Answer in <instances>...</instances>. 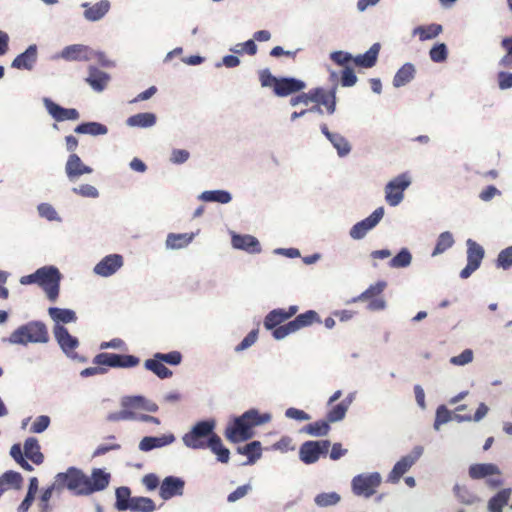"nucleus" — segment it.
<instances>
[{
	"mask_svg": "<svg viewBox=\"0 0 512 512\" xmlns=\"http://www.w3.org/2000/svg\"><path fill=\"white\" fill-rule=\"evenodd\" d=\"M50 340L46 324L39 320L29 321L16 328L8 337L12 345L47 344Z\"/></svg>",
	"mask_w": 512,
	"mask_h": 512,
	"instance_id": "nucleus-1",
	"label": "nucleus"
},
{
	"mask_svg": "<svg viewBox=\"0 0 512 512\" xmlns=\"http://www.w3.org/2000/svg\"><path fill=\"white\" fill-rule=\"evenodd\" d=\"M215 428L216 420L214 418L200 420L182 436V442L187 448L193 450L205 449L208 446V441L217 435Z\"/></svg>",
	"mask_w": 512,
	"mask_h": 512,
	"instance_id": "nucleus-2",
	"label": "nucleus"
},
{
	"mask_svg": "<svg viewBox=\"0 0 512 512\" xmlns=\"http://www.w3.org/2000/svg\"><path fill=\"white\" fill-rule=\"evenodd\" d=\"M54 481L55 487H58V494L67 489L75 496H85V493L81 492L85 490L86 474L77 467L71 466L65 472L57 473Z\"/></svg>",
	"mask_w": 512,
	"mask_h": 512,
	"instance_id": "nucleus-3",
	"label": "nucleus"
},
{
	"mask_svg": "<svg viewBox=\"0 0 512 512\" xmlns=\"http://www.w3.org/2000/svg\"><path fill=\"white\" fill-rule=\"evenodd\" d=\"M38 285L45 291L50 301H56L59 296L62 274L53 265H46L36 270Z\"/></svg>",
	"mask_w": 512,
	"mask_h": 512,
	"instance_id": "nucleus-4",
	"label": "nucleus"
},
{
	"mask_svg": "<svg viewBox=\"0 0 512 512\" xmlns=\"http://www.w3.org/2000/svg\"><path fill=\"white\" fill-rule=\"evenodd\" d=\"M382 483L379 472L360 473L351 480V491L357 497L370 498Z\"/></svg>",
	"mask_w": 512,
	"mask_h": 512,
	"instance_id": "nucleus-5",
	"label": "nucleus"
},
{
	"mask_svg": "<svg viewBox=\"0 0 512 512\" xmlns=\"http://www.w3.org/2000/svg\"><path fill=\"white\" fill-rule=\"evenodd\" d=\"M53 334L61 351L67 358L79 363H86L88 361L87 357L75 351L79 346V340L77 337L72 336L66 327L63 325H55Z\"/></svg>",
	"mask_w": 512,
	"mask_h": 512,
	"instance_id": "nucleus-6",
	"label": "nucleus"
},
{
	"mask_svg": "<svg viewBox=\"0 0 512 512\" xmlns=\"http://www.w3.org/2000/svg\"><path fill=\"white\" fill-rule=\"evenodd\" d=\"M424 452V448L420 445L414 446L412 451L401 457L393 466L386 481L391 484H396L400 481L402 476L407 473L411 467L419 460Z\"/></svg>",
	"mask_w": 512,
	"mask_h": 512,
	"instance_id": "nucleus-7",
	"label": "nucleus"
},
{
	"mask_svg": "<svg viewBox=\"0 0 512 512\" xmlns=\"http://www.w3.org/2000/svg\"><path fill=\"white\" fill-rule=\"evenodd\" d=\"M411 185V177L402 173L390 180L384 188L385 200L392 206H398L404 199V191Z\"/></svg>",
	"mask_w": 512,
	"mask_h": 512,
	"instance_id": "nucleus-8",
	"label": "nucleus"
},
{
	"mask_svg": "<svg viewBox=\"0 0 512 512\" xmlns=\"http://www.w3.org/2000/svg\"><path fill=\"white\" fill-rule=\"evenodd\" d=\"M224 435L231 443L244 442L251 439L254 432L246 419L240 416L234 417L226 426Z\"/></svg>",
	"mask_w": 512,
	"mask_h": 512,
	"instance_id": "nucleus-9",
	"label": "nucleus"
},
{
	"mask_svg": "<svg viewBox=\"0 0 512 512\" xmlns=\"http://www.w3.org/2000/svg\"><path fill=\"white\" fill-rule=\"evenodd\" d=\"M385 209L383 206L376 208L368 217L355 223L349 230V236L353 240H362L383 219Z\"/></svg>",
	"mask_w": 512,
	"mask_h": 512,
	"instance_id": "nucleus-10",
	"label": "nucleus"
},
{
	"mask_svg": "<svg viewBox=\"0 0 512 512\" xmlns=\"http://www.w3.org/2000/svg\"><path fill=\"white\" fill-rule=\"evenodd\" d=\"M330 445L329 440L306 441L299 448V459L304 464H314L321 455H325L328 452Z\"/></svg>",
	"mask_w": 512,
	"mask_h": 512,
	"instance_id": "nucleus-11",
	"label": "nucleus"
},
{
	"mask_svg": "<svg viewBox=\"0 0 512 512\" xmlns=\"http://www.w3.org/2000/svg\"><path fill=\"white\" fill-rule=\"evenodd\" d=\"M110 480L111 474L109 472L102 468H93L91 475H86L85 490L81 493L89 496L95 492L103 491L109 486Z\"/></svg>",
	"mask_w": 512,
	"mask_h": 512,
	"instance_id": "nucleus-12",
	"label": "nucleus"
},
{
	"mask_svg": "<svg viewBox=\"0 0 512 512\" xmlns=\"http://www.w3.org/2000/svg\"><path fill=\"white\" fill-rule=\"evenodd\" d=\"M124 265V258L120 254H109L103 257L93 268V273L100 277H110L117 273Z\"/></svg>",
	"mask_w": 512,
	"mask_h": 512,
	"instance_id": "nucleus-13",
	"label": "nucleus"
},
{
	"mask_svg": "<svg viewBox=\"0 0 512 512\" xmlns=\"http://www.w3.org/2000/svg\"><path fill=\"white\" fill-rule=\"evenodd\" d=\"M94 50L83 44H72L64 47L61 52L54 56V59L65 61H89L93 59Z\"/></svg>",
	"mask_w": 512,
	"mask_h": 512,
	"instance_id": "nucleus-14",
	"label": "nucleus"
},
{
	"mask_svg": "<svg viewBox=\"0 0 512 512\" xmlns=\"http://www.w3.org/2000/svg\"><path fill=\"white\" fill-rule=\"evenodd\" d=\"M42 101L48 114L56 122L76 121L80 118V114L75 108H64L47 97H44Z\"/></svg>",
	"mask_w": 512,
	"mask_h": 512,
	"instance_id": "nucleus-15",
	"label": "nucleus"
},
{
	"mask_svg": "<svg viewBox=\"0 0 512 512\" xmlns=\"http://www.w3.org/2000/svg\"><path fill=\"white\" fill-rule=\"evenodd\" d=\"M231 245L236 250H242L248 254H259L262 251L259 240L250 234H238L230 232Z\"/></svg>",
	"mask_w": 512,
	"mask_h": 512,
	"instance_id": "nucleus-16",
	"label": "nucleus"
},
{
	"mask_svg": "<svg viewBox=\"0 0 512 512\" xmlns=\"http://www.w3.org/2000/svg\"><path fill=\"white\" fill-rule=\"evenodd\" d=\"M185 481L181 477H165L159 488V496L167 501L176 496H182L184 493Z\"/></svg>",
	"mask_w": 512,
	"mask_h": 512,
	"instance_id": "nucleus-17",
	"label": "nucleus"
},
{
	"mask_svg": "<svg viewBox=\"0 0 512 512\" xmlns=\"http://www.w3.org/2000/svg\"><path fill=\"white\" fill-rule=\"evenodd\" d=\"M93 169L90 166L85 165L81 158L72 153L68 156L65 164V173L69 181L74 182L84 174H91Z\"/></svg>",
	"mask_w": 512,
	"mask_h": 512,
	"instance_id": "nucleus-18",
	"label": "nucleus"
},
{
	"mask_svg": "<svg viewBox=\"0 0 512 512\" xmlns=\"http://www.w3.org/2000/svg\"><path fill=\"white\" fill-rule=\"evenodd\" d=\"M38 59V47L36 44L29 45L26 50L17 55L12 63L11 67L18 70L31 71Z\"/></svg>",
	"mask_w": 512,
	"mask_h": 512,
	"instance_id": "nucleus-19",
	"label": "nucleus"
},
{
	"mask_svg": "<svg viewBox=\"0 0 512 512\" xmlns=\"http://www.w3.org/2000/svg\"><path fill=\"white\" fill-rule=\"evenodd\" d=\"M306 88V83L294 77H280L275 87V95L278 97H286L297 93Z\"/></svg>",
	"mask_w": 512,
	"mask_h": 512,
	"instance_id": "nucleus-20",
	"label": "nucleus"
},
{
	"mask_svg": "<svg viewBox=\"0 0 512 512\" xmlns=\"http://www.w3.org/2000/svg\"><path fill=\"white\" fill-rule=\"evenodd\" d=\"M175 440L176 438L173 433L163 434L161 436H145L140 440L138 448L142 452H149L153 449L171 445Z\"/></svg>",
	"mask_w": 512,
	"mask_h": 512,
	"instance_id": "nucleus-21",
	"label": "nucleus"
},
{
	"mask_svg": "<svg viewBox=\"0 0 512 512\" xmlns=\"http://www.w3.org/2000/svg\"><path fill=\"white\" fill-rule=\"evenodd\" d=\"M89 75L86 78L87 83L97 92H102L110 81V75L99 70L95 66H90Z\"/></svg>",
	"mask_w": 512,
	"mask_h": 512,
	"instance_id": "nucleus-22",
	"label": "nucleus"
},
{
	"mask_svg": "<svg viewBox=\"0 0 512 512\" xmlns=\"http://www.w3.org/2000/svg\"><path fill=\"white\" fill-rule=\"evenodd\" d=\"M468 474L470 478L478 480L484 479L492 475H500L501 471L496 464L493 463H477L469 467Z\"/></svg>",
	"mask_w": 512,
	"mask_h": 512,
	"instance_id": "nucleus-23",
	"label": "nucleus"
},
{
	"mask_svg": "<svg viewBox=\"0 0 512 512\" xmlns=\"http://www.w3.org/2000/svg\"><path fill=\"white\" fill-rule=\"evenodd\" d=\"M380 48L379 43H374L364 54L353 57V62L358 67L372 68L377 62Z\"/></svg>",
	"mask_w": 512,
	"mask_h": 512,
	"instance_id": "nucleus-24",
	"label": "nucleus"
},
{
	"mask_svg": "<svg viewBox=\"0 0 512 512\" xmlns=\"http://www.w3.org/2000/svg\"><path fill=\"white\" fill-rule=\"evenodd\" d=\"M157 117L152 112H142L127 118L126 125L136 128H150L156 124Z\"/></svg>",
	"mask_w": 512,
	"mask_h": 512,
	"instance_id": "nucleus-25",
	"label": "nucleus"
},
{
	"mask_svg": "<svg viewBox=\"0 0 512 512\" xmlns=\"http://www.w3.org/2000/svg\"><path fill=\"white\" fill-rule=\"evenodd\" d=\"M416 74L415 65L407 62L401 68L398 69L393 78V86L400 88L411 82Z\"/></svg>",
	"mask_w": 512,
	"mask_h": 512,
	"instance_id": "nucleus-26",
	"label": "nucleus"
},
{
	"mask_svg": "<svg viewBox=\"0 0 512 512\" xmlns=\"http://www.w3.org/2000/svg\"><path fill=\"white\" fill-rule=\"evenodd\" d=\"M194 233H169L166 238V248L178 250L187 247L194 239Z\"/></svg>",
	"mask_w": 512,
	"mask_h": 512,
	"instance_id": "nucleus-27",
	"label": "nucleus"
},
{
	"mask_svg": "<svg viewBox=\"0 0 512 512\" xmlns=\"http://www.w3.org/2000/svg\"><path fill=\"white\" fill-rule=\"evenodd\" d=\"M512 490L504 488L492 496L487 504L488 512H503V508L508 504Z\"/></svg>",
	"mask_w": 512,
	"mask_h": 512,
	"instance_id": "nucleus-28",
	"label": "nucleus"
},
{
	"mask_svg": "<svg viewBox=\"0 0 512 512\" xmlns=\"http://www.w3.org/2000/svg\"><path fill=\"white\" fill-rule=\"evenodd\" d=\"M24 455L34 464L40 465L44 461V456L40 452V445L36 438L29 437L24 442Z\"/></svg>",
	"mask_w": 512,
	"mask_h": 512,
	"instance_id": "nucleus-29",
	"label": "nucleus"
},
{
	"mask_svg": "<svg viewBox=\"0 0 512 512\" xmlns=\"http://www.w3.org/2000/svg\"><path fill=\"white\" fill-rule=\"evenodd\" d=\"M237 453L247 456L245 465H252L262 456V446L260 441H252L245 446L238 447Z\"/></svg>",
	"mask_w": 512,
	"mask_h": 512,
	"instance_id": "nucleus-30",
	"label": "nucleus"
},
{
	"mask_svg": "<svg viewBox=\"0 0 512 512\" xmlns=\"http://www.w3.org/2000/svg\"><path fill=\"white\" fill-rule=\"evenodd\" d=\"M109 9L110 2L108 0H101L91 7H88V9L84 11L83 16L87 21L96 22L101 20L108 13Z\"/></svg>",
	"mask_w": 512,
	"mask_h": 512,
	"instance_id": "nucleus-31",
	"label": "nucleus"
},
{
	"mask_svg": "<svg viewBox=\"0 0 512 512\" xmlns=\"http://www.w3.org/2000/svg\"><path fill=\"white\" fill-rule=\"evenodd\" d=\"M48 314L55 322V325H61V323H73L77 320L76 313L67 308L50 307L48 309Z\"/></svg>",
	"mask_w": 512,
	"mask_h": 512,
	"instance_id": "nucleus-32",
	"label": "nucleus"
},
{
	"mask_svg": "<svg viewBox=\"0 0 512 512\" xmlns=\"http://www.w3.org/2000/svg\"><path fill=\"white\" fill-rule=\"evenodd\" d=\"M291 323L297 332L302 328L311 326L313 323H321V318L315 310H307L306 312L297 315Z\"/></svg>",
	"mask_w": 512,
	"mask_h": 512,
	"instance_id": "nucleus-33",
	"label": "nucleus"
},
{
	"mask_svg": "<svg viewBox=\"0 0 512 512\" xmlns=\"http://www.w3.org/2000/svg\"><path fill=\"white\" fill-rule=\"evenodd\" d=\"M443 31V27L440 24L432 23L425 26H417L413 29L412 34L418 35L420 41H427L436 38Z\"/></svg>",
	"mask_w": 512,
	"mask_h": 512,
	"instance_id": "nucleus-34",
	"label": "nucleus"
},
{
	"mask_svg": "<svg viewBox=\"0 0 512 512\" xmlns=\"http://www.w3.org/2000/svg\"><path fill=\"white\" fill-rule=\"evenodd\" d=\"M242 418L246 419L247 423L253 429L254 427L269 423L272 419L270 413H260L258 409L251 408L242 414Z\"/></svg>",
	"mask_w": 512,
	"mask_h": 512,
	"instance_id": "nucleus-35",
	"label": "nucleus"
},
{
	"mask_svg": "<svg viewBox=\"0 0 512 512\" xmlns=\"http://www.w3.org/2000/svg\"><path fill=\"white\" fill-rule=\"evenodd\" d=\"M467 245V262L473 266L480 267L481 262L484 258V248L472 239L466 241Z\"/></svg>",
	"mask_w": 512,
	"mask_h": 512,
	"instance_id": "nucleus-36",
	"label": "nucleus"
},
{
	"mask_svg": "<svg viewBox=\"0 0 512 512\" xmlns=\"http://www.w3.org/2000/svg\"><path fill=\"white\" fill-rule=\"evenodd\" d=\"M198 199L204 202L228 204L232 200V195L227 190H207L202 192Z\"/></svg>",
	"mask_w": 512,
	"mask_h": 512,
	"instance_id": "nucleus-37",
	"label": "nucleus"
},
{
	"mask_svg": "<svg viewBox=\"0 0 512 512\" xmlns=\"http://www.w3.org/2000/svg\"><path fill=\"white\" fill-rule=\"evenodd\" d=\"M212 453L217 456V460L221 463H228L230 459V451L226 448L219 435H214L211 441H208V446Z\"/></svg>",
	"mask_w": 512,
	"mask_h": 512,
	"instance_id": "nucleus-38",
	"label": "nucleus"
},
{
	"mask_svg": "<svg viewBox=\"0 0 512 512\" xmlns=\"http://www.w3.org/2000/svg\"><path fill=\"white\" fill-rule=\"evenodd\" d=\"M144 368L153 372L160 379L170 378L173 374L172 371L163 364V362L154 356L144 361Z\"/></svg>",
	"mask_w": 512,
	"mask_h": 512,
	"instance_id": "nucleus-39",
	"label": "nucleus"
},
{
	"mask_svg": "<svg viewBox=\"0 0 512 512\" xmlns=\"http://www.w3.org/2000/svg\"><path fill=\"white\" fill-rule=\"evenodd\" d=\"M77 134H88L92 136L106 135L108 128L99 122H84L77 125L74 129Z\"/></svg>",
	"mask_w": 512,
	"mask_h": 512,
	"instance_id": "nucleus-40",
	"label": "nucleus"
},
{
	"mask_svg": "<svg viewBox=\"0 0 512 512\" xmlns=\"http://www.w3.org/2000/svg\"><path fill=\"white\" fill-rule=\"evenodd\" d=\"M455 243L453 234L450 231H445L439 234L436 245L432 251L431 256L436 257L438 255L443 254L449 248H451Z\"/></svg>",
	"mask_w": 512,
	"mask_h": 512,
	"instance_id": "nucleus-41",
	"label": "nucleus"
},
{
	"mask_svg": "<svg viewBox=\"0 0 512 512\" xmlns=\"http://www.w3.org/2000/svg\"><path fill=\"white\" fill-rule=\"evenodd\" d=\"M115 508L119 511H127L132 503L131 490L129 487L121 486L115 491Z\"/></svg>",
	"mask_w": 512,
	"mask_h": 512,
	"instance_id": "nucleus-42",
	"label": "nucleus"
},
{
	"mask_svg": "<svg viewBox=\"0 0 512 512\" xmlns=\"http://www.w3.org/2000/svg\"><path fill=\"white\" fill-rule=\"evenodd\" d=\"M412 254L406 247L401 248L399 252L389 261V267L393 269L407 268L412 263Z\"/></svg>",
	"mask_w": 512,
	"mask_h": 512,
	"instance_id": "nucleus-43",
	"label": "nucleus"
},
{
	"mask_svg": "<svg viewBox=\"0 0 512 512\" xmlns=\"http://www.w3.org/2000/svg\"><path fill=\"white\" fill-rule=\"evenodd\" d=\"M341 495L337 492H322L314 497V503L320 508L336 506L341 501Z\"/></svg>",
	"mask_w": 512,
	"mask_h": 512,
	"instance_id": "nucleus-44",
	"label": "nucleus"
},
{
	"mask_svg": "<svg viewBox=\"0 0 512 512\" xmlns=\"http://www.w3.org/2000/svg\"><path fill=\"white\" fill-rule=\"evenodd\" d=\"M128 510L132 512H154L156 510V504L149 497H133L132 503Z\"/></svg>",
	"mask_w": 512,
	"mask_h": 512,
	"instance_id": "nucleus-45",
	"label": "nucleus"
},
{
	"mask_svg": "<svg viewBox=\"0 0 512 512\" xmlns=\"http://www.w3.org/2000/svg\"><path fill=\"white\" fill-rule=\"evenodd\" d=\"M119 360H121V354L102 352L93 358L92 363L101 367L119 368Z\"/></svg>",
	"mask_w": 512,
	"mask_h": 512,
	"instance_id": "nucleus-46",
	"label": "nucleus"
},
{
	"mask_svg": "<svg viewBox=\"0 0 512 512\" xmlns=\"http://www.w3.org/2000/svg\"><path fill=\"white\" fill-rule=\"evenodd\" d=\"M301 431L313 437L326 436L330 431V425L327 420H319L304 426Z\"/></svg>",
	"mask_w": 512,
	"mask_h": 512,
	"instance_id": "nucleus-47",
	"label": "nucleus"
},
{
	"mask_svg": "<svg viewBox=\"0 0 512 512\" xmlns=\"http://www.w3.org/2000/svg\"><path fill=\"white\" fill-rule=\"evenodd\" d=\"M336 91L337 85H334L329 91L322 89L317 103L326 107L327 112L331 115L336 109Z\"/></svg>",
	"mask_w": 512,
	"mask_h": 512,
	"instance_id": "nucleus-48",
	"label": "nucleus"
},
{
	"mask_svg": "<svg viewBox=\"0 0 512 512\" xmlns=\"http://www.w3.org/2000/svg\"><path fill=\"white\" fill-rule=\"evenodd\" d=\"M1 485L9 488L20 489L23 483V477L19 472L9 470L0 476Z\"/></svg>",
	"mask_w": 512,
	"mask_h": 512,
	"instance_id": "nucleus-49",
	"label": "nucleus"
},
{
	"mask_svg": "<svg viewBox=\"0 0 512 512\" xmlns=\"http://www.w3.org/2000/svg\"><path fill=\"white\" fill-rule=\"evenodd\" d=\"M286 321L285 315H284V309L277 308L271 310L264 318L263 325L265 329L272 330L276 328L277 326H280L281 323Z\"/></svg>",
	"mask_w": 512,
	"mask_h": 512,
	"instance_id": "nucleus-50",
	"label": "nucleus"
},
{
	"mask_svg": "<svg viewBox=\"0 0 512 512\" xmlns=\"http://www.w3.org/2000/svg\"><path fill=\"white\" fill-rule=\"evenodd\" d=\"M387 283L385 281H378L373 285H370L365 291H363L358 297L354 298L356 301H365L367 299L375 298L380 295L386 288Z\"/></svg>",
	"mask_w": 512,
	"mask_h": 512,
	"instance_id": "nucleus-51",
	"label": "nucleus"
},
{
	"mask_svg": "<svg viewBox=\"0 0 512 512\" xmlns=\"http://www.w3.org/2000/svg\"><path fill=\"white\" fill-rule=\"evenodd\" d=\"M330 143L337 150V154L339 157L347 156L351 151V145L347 141V139L339 133H336L332 136Z\"/></svg>",
	"mask_w": 512,
	"mask_h": 512,
	"instance_id": "nucleus-52",
	"label": "nucleus"
},
{
	"mask_svg": "<svg viewBox=\"0 0 512 512\" xmlns=\"http://www.w3.org/2000/svg\"><path fill=\"white\" fill-rule=\"evenodd\" d=\"M455 496L458 500L466 505H472L478 501V497L469 491V489L465 486H461L456 484L453 488Z\"/></svg>",
	"mask_w": 512,
	"mask_h": 512,
	"instance_id": "nucleus-53",
	"label": "nucleus"
},
{
	"mask_svg": "<svg viewBox=\"0 0 512 512\" xmlns=\"http://www.w3.org/2000/svg\"><path fill=\"white\" fill-rule=\"evenodd\" d=\"M429 57L434 63H443L448 58V48L445 43H436L429 50Z\"/></svg>",
	"mask_w": 512,
	"mask_h": 512,
	"instance_id": "nucleus-54",
	"label": "nucleus"
},
{
	"mask_svg": "<svg viewBox=\"0 0 512 512\" xmlns=\"http://www.w3.org/2000/svg\"><path fill=\"white\" fill-rule=\"evenodd\" d=\"M37 211L41 218H44L48 221H62V218L59 216L56 209L49 203H40L37 206Z\"/></svg>",
	"mask_w": 512,
	"mask_h": 512,
	"instance_id": "nucleus-55",
	"label": "nucleus"
},
{
	"mask_svg": "<svg viewBox=\"0 0 512 512\" xmlns=\"http://www.w3.org/2000/svg\"><path fill=\"white\" fill-rule=\"evenodd\" d=\"M501 46L506 50V54L499 60L498 65L503 68H512V37L503 38Z\"/></svg>",
	"mask_w": 512,
	"mask_h": 512,
	"instance_id": "nucleus-56",
	"label": "nucleus"
},
{
	"mask_svg": "<svg viewBox=\"0 0 512 512\" xmlns=\"http://www.w3.org/2000/svg\"><path fill=\"white\" fill-rule=\"evenodd\" d=\"M496 266L504 270L512 267V245L499 252L496 259Z\"/></svg>",
	"mask_w": 512,
	"mask_h": 512,
	"instance_id": "nucleus-57",
	"label": "nucleus"
},
{
	"mask_svg": "<svg viewBox=\"0 0 512 512\" xmlns=\"http://www.w3.org/2000/svg\"><path fill=\"white\" fill-rule=\"evenodd\" d=\"M257 45L254 40L249 39L244 43H238L231 47L229 50L235 54L247 53L248 55H255L257 53Z\"/></svg>",
	"mask_w": 512,
	"mask_h": 512,
	"instance_id": "nucleus-58",
	"label": "nucleus"
},
{
	"mask_svg": "<svg viewBox=\"0 0 512 512\" xmlns=\"http://www.w3.org/2000/svg\"><path fill=\"white\" fill-rule=\"evenodd\" d=\"M158 360L172 366H177L182 361V354L179 351H171L168 353L157 352L154 354Z\"/></svg>",
	"mask_w": 512,
	"mask_h": 512,
	"instance_id": "nucleus-59",
	"label": "nucleus"
},
{
	"mask_svg": "<svg viewBox=\"0 0 512 512\" xmlns=\"http://www.w3.org/2000/svg\"><path fill=\"white\" fill-rule=\"evenodd\" d=\"M348 409L340 402L328 411L326 418L329 423H336L343 420Z\"/></svg>",
	"mask_w": 512,
	"mask_h": 512,
	"instance_id": "nucleus-60",
	"label": "nucleus"
},
{
	"mask_svg": "<svg viewBox=\"0 0 512 512\" xmlns=\"http://www.w3.org/2000/svg\"><path fill=\"white\" fill-rule=\"evenodd\" d=\"M145 397L142 395H129L121 398L122 408L142 409Z\"/></svg>",
	"mask_w": 512,
	"mask_h": 512,
	"instance_id": "nucleus-61",
	"label": "nucleus"
},
{
	"mask_svg": "<svg viewBox=\"0 0 512 512\" xmlns=\"http://www.w3.org/2000/svg\"><path fill=\"white\" fill-rule=\"evenodd\" d=\"M473 358V351L471 349H465L459 355L451 357L449 362L455 366H465L471 363Z\"/></svg>",
	"mask_w": 512,
	"mask_h": 512,
	"instance_id": "nucleus-62",
	"label": "nucleus"
},
{
	"mask_svg": "<svg viewBox=\"0 0 512 512\" xmlns=\"http://www.w3.org/2000/svg\"><path fill=\"white\" fill-rule=\"evenodd\" d=\"M257 338H258V331L257 330L250 331L243 338V340L237 346H235V348H234L235 352L239 353V352L247 350L248 348H250L252 345L255 344V342L257 341Z\"/></svg>",
	"mask_w": 512,
	"mask_h": 512,
	"instance_id": "nucleus-63",
	"label": "nucleus"
},
{
	"mask_svg": "<svg viewBox=\"0 0 512 512\" xmlns=\"http://www.w3.org/2000/svg\"><path fill=\"white\" fill-rule=\"evenodd\" d=\"M50 422L51 420L49 416L40 415L34 420L30 428V432L36 434L43 433L49 427Z\"/></svg>",
	"mask_w": 512,
	"mask_h": 512,
	"instance_id": "nucleus-64",
	"label": "nucleus"
}]
</instances>
